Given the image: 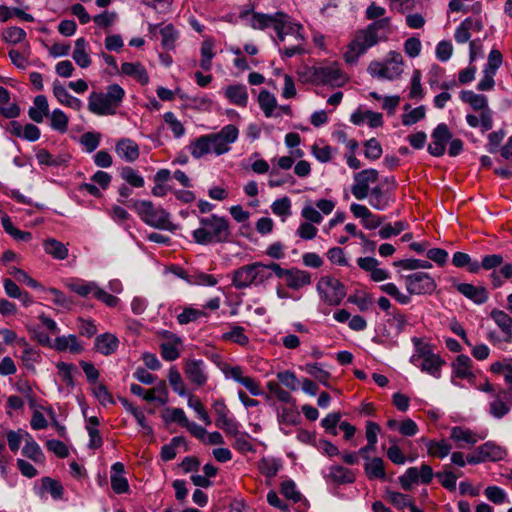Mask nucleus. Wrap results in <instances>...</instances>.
Returning a JSON list of instances; mask_svg holds the SVG:
<instances>
[{
    "instance_id": "obj_1",
    "label": "nucleus",
    "mask_w": 512,
    "mask_h": 512,
    "mask_svg": "<svg viewBox=\"0 0 512 512\" xmlns=\"http://www.w3.org/2000/svg\"><path fill=\"white\" fill-rule=\"evenodd\" d=\"M201 227L193 231V239L197 244L209 245L227 243L231 238L229 221L212 214L199 220Z\"/></svg>"
},
{
    "instance_id": "obj_2",
    "label": "nucleus",
    "mask_w": 512,
    "mask_h": 512,
    "mask_svg": "<svg viewBox=\"0 0 512 512\" xmlns=\"http://www.w3.org/2000/svg\"><path fill=\"white\" fill-rule=\"evenodd\" d=\"M389 26L390 19L381 18L368 25L365 29L358 31L344 55L345 61L347 63L355 62L360 55L367 51L368 48L377 44L379 40L377 31L388 29Z\"/></svg>"
},
{
    "instance_id": "obj_3",
    "label": "nucleus",
    "mask_w": 512,
    "mask_h": 512,
    "mask_svg": "<svg viewBox=\"0 0 512 512\" xmlns=\"http://www.w3.org/2000/svg\"><path fill=\"white\" fill-rule=\"evenodd\" d=\"M125 97L124 89L111 84L105 92H92L88 98V109L96 115H114Z\"/></svg>"
},
{
    "instance_id": "obj_4",
    "label": "nucleus",
    "mask_w": 512,
    "mask_h": 512,
    "mask_svg": "<svg viewBox=\"0 0 512 512\" xmlns=\"http://www.w3.org/2000/svg\"><path fill=\"white\" fill-rule=\"evenodd\" d=\"M272 278L270 263L254 262L243 265L232 272V285L236 289L258 287Z\"/></svg>"
},
{
    "instance_id": "obj_5",
    "label": "nucleus",
    "mask_w": 512,
    "mask_h": 512,
    "mask_svg": "<svg viewBox=\"0 0 512 512\" xmlns=\"http://www.w3.org/2000/svg\"><path fill=\"white\" fill-rule=\"evenodd\" d=\"M297 74L302 83L315 85L341 86L346 81L343 72L332 66H299Z\"/></svg>"
},
{
    "instance_id": "obj_6",
    "label": "nucleus",
    "mask_w": 512,
    "mask_h": 512,
    "mask_svg": "<svg viewBox=\"0 0 512 512\" xmlns=\"http://www.w3.org/2000/svg\"><path fill=\"white\" fill-rule=\"evenodd\" d=\"M127 206L135 210L141 220L151 227L169 231L175 229L169 220L170 214L161 207H155L151 201L131 200Z\"/></svg>"
},
{
    "instance_id": "obj_7",
    "label": "nucleus",
    "mask_w": 512,
    "mask_h": 512,
    "mask_svg": "<svg viewBox=\"0 0 512 512\" xmlns=\"http://www.w3.org/2000/svg\"><path fill=\"white\" fill-rule=\"evenodd\" d=\"M316 288L321 299L331 306L339 305L346 296L344 284L332 276L321 277Z\"/></svg>"
},
{
    "instance_id": "obj_8",
    "label": "nucleus",
    "mask_w": 512,
    "mask_h": 512,
    "mask_svg": "<svg viewBox=\"0 0 512 512\" xmlns=\"http://www.w3.org/2000/svg\"><path fill=\"white\" fill-rule=\"evenodd\" d=\"M270 268L278 278L285 280L286 286L290 289L299 290L312 282L311 274L308 271L295 267L285 269L276 262H270Z\"/></svg>"
},
{
    "instance_id": "obj_9",
    "label": "nucleus",
    "mask_w": 512,
    "mask_h": 512,
    "mask_svg": "<svg viewBox=\"0 0 512 512\" xmlns=\"http://www.w3.org/2000/svg\"><path fill=\"white\" fill-rule=\"evenodd\" d=\"M406 290L410 295H431L437 288L436 281L426 272H415L404 276Z\"/></svg>"
},
{
    "instance_id": "obj_10",
    "label": "nucleus",
    "mask_w": 512,
    "mask_h": 512,
    "mask_svg": "<svg viewBox=\"0 0 512 512\" xmlns=\"http://www.w3.org/2000/svg\"><path fill=\"white\" fill-rule=\"evenodd\" d=\"M239 135V130L235 125L228 124L219 132L208 134L210 138L211 150L216 155H222L230 150V144L234 143Z\"/></svg>"
},
{
    "instance_id": "obj_11",
    "label": "nucleus",
    "mask_w": 512,
    "mask_h": 512,
    "mask_svg": "<svg viewBox=\"0 0 512 512\" xmlns=\"http://www.w3.org/2000/svg\"><path fill=\"white\" fill-rule=\"evenodd\" d=\"M285 18H288V16L282 12H277L274 15L253 13L250 24L254 29L260 30L273 27L279 40L284 41Z\"/></svg>"
},
{
    "instance_id": "obj_12",
    "label": "nucleus",
    "mask_w": 512,
    "mask_h": 512,
    "mask_svg": "<svg viewBox=\"0 0 512 512\" xmlns=\"http://www.w3.org/2000/svg\"><path fill=\"white\" fill-rule=\"evenodd\" d=\"M220 369L226 377H230L234 381L243 385L253 396H259L262 394L260 382L250 376H244L241 366H231L224 363Z\"/></svg>"
},
{
    "instance_id": "obj_13",
    "label": "nucleus",
    "mask_w": 512,
    "mask_h": 512,
    "mask_svg": "<svg viewBox=\"0 0 512 512\" xmlns=\"http://www.w3.org/2000/svg\"><path fill=\"white\" fill-rule=\"evenodd\" d=\"M379 173L376 169H364L354 175V184L351 187L353 196L358 200H363L369 195L370 183L378 180Z\"/></svg>"
},
{
    "instance_id": "obj_14",
    "label": "nucleus",
    "mask_w": 512,
    "mask_h": 512,
    "mask_svg": "<svg viewBox=\"0 0 512 512\" xmlns=\"http://www.w3.org/2000/svg\"><path fill=\"white\" fill-rule=\"evenodd\" d=\"M453 134L445 123L438 124L431 134V143L427 150L434 157H441L446 150V144L452 139Z\"/></svg>"
},
{
    "instance_id": "obj_15",
    "label": "nucleus",
    "mask_w": 512,
    "mask_h": 512,
    "mask_svg": "<svg viewBox=\"0 0 512 512\" xmlns=\"http://www.w3.org/2000/svg\"><path fill=\"white\" fill-rule=\"evenodd\" d=\"M449 281L460 294L475 304L482 305L486 303L489 298V293L483 286H475L470 283H457L456 279L453 277H451Z\"/></svg>"
},
{
    "instance_id": "obj_16",
    "label": "nucleus",
    "mask_w": 512,
    "mask_h": 512,
    "mask_svg": "<svg viewBox=\"0 0 512 512\" xmlns=\"http://www.w3.org/2000/svg\"><path fill=\"white\" fill-rule=\"evenodd\" d=\"M512 406V387L500 389L494 395V400L490 402L489 413L497 419L507 415Z\"/></svg>"
},
{
    "instance_id": "obj_17",
    "label": "nucleus",
    "mask_w": 512,
    "mask_h": 512,
    "mask_svg": "<svg viewBox=\"0 0 512 512\" xmlns=\"http://www.w3.org/2000/svg\"><path fill=\"white\" fill-rule=\"evenodd\" d=\"M184 374L186 378L198 387H202L208 380V375L205 371V363L200 359H188L184 363Z\"/></svg>"
},
{
    "instance_id": "obj_18",
    "label": "nucleus",
    "mask_w": 512,
    "mask_h": 512,
    "mask_svg": "<svg viewBox=\"0 0 512 512\" xmlns=\"http://www.w3.org/2000/svg\"><path fill=\"white\" fill-rule=\"evenodd\" d=\"M453 375L460 379H466L472 385L475 384L476 375L472 371V360L464 354L458 355L452 363Z\"/></svg>"
},
{
    "instance_id": "obj_19",
    "label": "nucleus",
    "mask_w": 512,
    "mask_h": 512,
    "mask_svg": "<svg viewBox=\"0 0 512 512\" xmlns=\"http://www.w3.org/2000/svg\"><path fill=\"white\" fill-rule=\"evenodd\" d=\"M369 204L376 210L383 211L395 201L394 194L383 186H375L369 191Z\"/></svg>"
},
{
    "instance_id": "obj_20",
    "label": "nucleus",
    "mask_w": 512,
    "mask_h": 512,
    "mask_svg": "<svg viewBox=\"0 0 512 512\" xmlns=\"http://www.w3.org/2000/svg\"><path fill=\"white\" fill-rule=\"evenodd\" d=\"M124 465L121 462H116L111 467V488L116 494L128 493L130 490L129 483L124 474Z\"/></svg>"
},
{
    "instance_id": "obj_21",
    "label": "nucleus",
    "mask_w": 512,
    "mask_h": 512,
    "mask_svg": "<svg viewBox=\"0 0 512 512\" xmlns=\"http://www.w3.org/2000/svg\"><path fill=\"white\" fill-rule=\"evenodd\" d=\"M115 151L120 158L127 162L136 161L140 155L138 144L129 138L120 139L116 143Z\"/></svg>"
},
{
    "instance_id": "obj_22",
    "label": "nucleus",
    "mask_w": 512,
    "mask_h": 512,
    "mask_svg": "<svg viewBox=\"0 0 512 512\" xmlns=\"http://www.w3.org/2000/svg\"><path fill=\"white\" fill-rule=\"evenodd\" d=\"M225 98L233 105L246 107L248 104V92L245 85L232 84L224 89Z\"/></svg>"
},
{
    "instance_id": "obj_23",
    "label": "nucleus",
    "mask_w": 512,
    "mask_h": 512,
    "mask_svg": "<svg viewBox=\"0 0 512 512\" xmlns=\"http://www.w3.org/2000/svg\"><path fill=\"white\" fill-rule=\"evenodd\" d=\"M53 94L63 105L77 111L82 108L81 100L72 96L58 80H55L53 83Z\"/></svg>"
},
{
    "instance_id": "obj_24",
    "label": "nucleus",
    "mask_w": 512,
    "mask_h": 512,
    "mask_svg": "<svg viewBox=\"0 0 512 512\" xmlns=\"http://www.w3.org/2000/svg\"><path fill=\"white\" fill-rule=\"evenodd\" d=\"M422 357L421 370L435 378H440L441 367L444 365L445 361L439 355L431 352L423 353Z\"/></svg>"
},
{
    "instance_id": "obj_25",
    "label": "nucleus",
    "mask_w": 512,
    "mask_h": 512,
    "mask_svg": "<svg viewBox=\"0 0 512 512\" xmlns=\"http://www.w3.org/2000/svg\"><path fill=\"white\" fill-rule=\"evenodd\" d=\"M460 99L471 106L474 111H483L491 110L488 106V99L485 95L476 94L471 90H463L459 95Z\"/></svg>"
},
{
    "instance_id": "obj_26",
    "label": "nucleus",
    "mask_w": 512,
    "mask_h": 512,
    "mask_svg": "<svg viewBox=\"0 0 512 512\" xmlns=\"http://www.w3.org/2000/svg\"><path fill=\"white\" fill-rule=\"evenodd\" d=\"M118 346V338L110 333L101 334L95 339V349L105 356L113 354Z\"/></svg>"
},
{
    "instance_id": "obj_27",
    "label": "nucleus",
    "mask_w": 512,
    "mask_h": 512,
    "mask_svg": "<svg viewBox=\"0 0 512 512\" xmlns=\"http://www.w3.org/2000/svg\"><path fill=\"white\" fill-rule=\"evenodd\" d=\"M368 72L378 80L393 81L398 79L403 71L400 66H368Z\"/></svg>"
},
{
    "instance_id": "obj_28",
    "label": "nucleus",
    "mask_w": 512,
    "mask_h": 512,
    "mask_svg": "<svg viewBox=\"0 0 512 512\" xmlns=\"http://www.w3.org/2000/svg\"><path fill=\"white\" fill-rule=\"evenodd\" d=\"M425 441L427 447V453L429 456L434 458L443 459L448 456L452 450V445L449 444L445 439L441 440H426L424 437L421 439Z\"/></svg>"
},
{
    "instance_id": "obj_29",
    "label": "nucleus",
    "mask_w": 512,
    "mask_h": 512,
    "mask_svg": "<svg viewBox=\"0 0 512 512\" xmlns=\"http://www.w3.org/2000/svg\"><path fill=\"white\" fill-rule=\"evenodd\" d=\"M34 106L28 111L29 117L36 123L43 122L44 117L49 115V105L46 96L38 95L34 98Z\"/></svg>"
},
{
    "instance_id": "obj_30",
    "label": "nucleus",
    "mask_w": 512,
    "mask_h": 512,
    "mask_svg": "<svg viewBox=\"0 0 512 512\" xmlns=\"http://www.w3.org/2000/svg\"><path fill=\"white\" fill-rule=\"evenodd\" d=\"M364 471L368 479H386L385 464L382 458L374 457L367 460L364 465Z\"/></svg>"
},
{
    "instance_id": "obj_31",
    "label": "nucleus",
    "mask_w": 512,
    "mask_h": 512,
    "mask_svg": "<svg viewBox=\"0 0 512 512\" xmlns=\"http://www.w3.org/2000/svg\"><path fill=\"white\" fill-rule=\"evenodd\" d=\"M450 439L458 443V448H464V445L461 444L462 442L469 445H474L478 441L475 433H473L470 429L461 426L452 427L450 432Z\"/></svg>"
},
{
    "instance_id": "obj_32",
    "label": "nucleus",
    "mask_w": 512,
    "mask_h": 512,
    "mask_svg": "<svg viewBox=\"0 0 512 512\" xmlns=\"http://www.w3.org/2000/svg\"><path fill=\"white\" fill-rule=\"evenodd\" d=\"M491 318L499 326L502 332L506 335L505 341H512V318L502 310L494 309L491 314Z\"/></svg>"
},
{
    "instance_id": "obj_33",
    "label": "nucleus",
    "mask_w": 512,
    "mask_h": 512,
    "mask_svg": "<svg viewBox=\"0 0 512 512\" xmlns=\"http://www.w3.org/2000/svg\"><path fill=\"white\" fill-rule=\"evenodd\" d=\"M67 288L81 297H87L89 294H95L97 285L94 282H87L82 279H71L66 283Z\"/></svg>"
},
{
    "instance_id": "obj_34",
    "label": "nucleus",
    "mask_w": 512,
    "mask_h": 512,
    "mask_svg": "<svg viewBox=\"0 0 512 512\" xmlns=\"http://www.w3.org/2000/svg\"><path fill=\"white\" fill-rule=\"evenodd\" d=\"M329 477L337 484H348L355 481L354 473L343 466L334 465L329 469Z\"/></svg>"
},
{
    "instance_id": "obj_35",
    "label": "nucleus",
    "mask_w": 512,
    "mask_h": 512,
    "mask_svg": "<svg viewBox=\"0 0 512 512\" xmlns=\"http://www.w3.org/2000/svg\"><path fill=\"white\" fill-rule=\"evenodd\" d=\"M55 348L58 351L69 350L75 354L81 353L83 351V347L78 342V339L75 335L57 337L55 339Z\"/></svg>"
},
{
    "instance_id": "obj_36",
    "label": "nucleus",
    "mask_w": 512,
    "mask_h": 512,
    "mask_svg": "<svg viewBox=\"0 0 512 512\" xmlns=\"http://www.w3.org/2000/svg\"><path fill=\"white\" fill-rule=\"evenodd\" d=\"M1 223L5 232L15 240L28 242L32 239V234L28 231H22L16 228L7 214L1 217Z\"/></svg>"
},
{
    "instance_id": "obj_37",
    "label": "nucleus",
    "mask_w": 512,
    "mask_h": 512,
    "mask_svg": "<svg viewBox=\"0 0 512 512\" xmlns=\"http://www.w3.org/2000/svg\"><path fill=\"white\" fill-rule=\"evenodd\" d=\"M49 493L53 499L59 500L63 497L64 488L59 481L54 480L50 477H43L41 479L40 495Z\"/></svg>"
},
{
    "instance_id": "obj_38",
    "label": "nucleus",
    "mask_w": 512,
    "mask_h": 512,
    "mask_svg": "<svg viewBox=\"0 0 512 512\" xmlns=\"http://www.w3.org/2000/svg\"><path fill=\"white\" fill-rule=\"evenodd\" d=\"M479 453L483 456V460L485 461H498L501 460L504 456V450L496 445L495 443L488 441L480 446Z\"/></svg>"
},
{
    "instance_id": "obj_39",
    "label": "nucleus",
    "mask_w": 512,
    "mask_h": 512,
    "mask_svg": "<svg viewBox=\"0 0 512 512\" xmlns=\"http://www.w3.org/2000/svg\"><path fill=\"white\" fill-rule=\"evenodd\" d=\"M43 246L45 252L55 259L64 260L68 256V249L66 246L56 239L46 240Z\"/></svg>"
},
{
    "instance_id": "obj_40",
    "label": "nucleus",
    "mask_w": 512,
    "mask_h": 512,
    "mask_svg": "<svg viewBox=\"0 0 512 512\" xmlns=\"http://www.w3.org/2000/svg\"><path fill=\"white\" fill-rule=\"evenodd\" d=\"M189 148L191 155L196 159H199L204 155L210 153L212 150L209 136L203 135L198 137L195 141H193L190 144Z\"/></svg>"
},
{
    "instance_id": "obj_41",
    "label": "nucleus",
    "mask_w": 512,
    "mask_h": 512,
    "mask_svg": "<svg viewBox=\"0 0 512 512\" xmlns=\"http://www.w3.org/2000/svg\"><path fill=\"white\" fill-rule=\"evenodd\" d=\"M222 339L243 347L249 343V337L245 334V328L239 325H233L230 331L223 333Z\"/></svg>"
},
{
    "instance_id": "obj_42",
    "label": "nucleus",
    "mask_w": 512,
    "mask_h": 512,
    "mask_svg": "<svg viewBox=\"0 0 512 512\" xmlns=\"http://www.w3.org/2000/svg\"><path fill=\"white\" fill-rule=\"evenodd\" d=\"M302 369L306 373L311 375L313 378H315L317 381H319L321 384H323L327 388H330L329 379L331 377V374L328 371L324 370L320 364L307 363Z\"/></svg>"
},
{
    "instance_id": "obj_43",
    "label": "nucleus",
    "mask_w": 512,
    "mask_h": 512,
    "mask_svg": "<svg viewBox=\"0 0 512 512\" xmlns=\"http://www.w3.org/2000/svg\"><path fill=\"white\" fill-rule=\"evenodd\" d=\"M69 118L60 109H55L50 115V127L60 133H66L68 131Z\"/></svg>"
},
{
    "instance_id": "obj_44",
    "label": "nucleus",
    "mask_w": 512,
    "mask_h": 512,
    "mask_svg": "<svg viewBox=\"0 0 512 512\" xmlns=\"http://www.w3.org/2000/svg\"><path fill=\"white\" fill-rule=\"evenodd\" d=\"M258 103L266 117H271L277 102L273 94L267 90H262L258 95Z\"/></svg>"
},
{
    "instance_id": "obj_45",
    "label": "nucleus",
    "mask_w": 512,
    "mask_h": 512,
    "mask_svg": "<svg viewBox=\"0 0 512 512\" xmlns=\"http://www.w3.org/2000/svg\"><path fill=\"white\" fill-rule=\"evenodd\" d=\"M207 316L208 314L204 310L186 307L180 314H178L177 321L181 325H186Z\"/></svg>"
},
{
    "instance_id": "obj_46",
    "label": "nucleus",
    "mask_w": 512,
    "mask_h": 512,
    "mask_svg": "<svg viewBox=\"0 0 512 512\" xmlns=\"http://www.w3.org/2000/svg\"><path fill=\"white\" fill-rule=\"evenodd\" d=\"M182 343H161L159 345L160 354L162 358L166 361H175L180 357V348L182 347Z\"/></svg>"
},
{
    "instance_id": "obj_47",
    "label": "nucleus",
    "mask_w": 512,
    "mask_h": 512,
    "mask_svg": "<svg viewBox=\"0 0 512 512\" xmlns=\"http://www.w3.org/2000/svg\"><path fill=\"white\" fill-rule=\"evenodd\" d=\"M168 381L173 391L176 392L178 395L185 396L187 394L181 374L175 367H171L169 369Z\"/></svg>"
},
{
    "instance_id": "obj_48",
    "label": "nucleus",
    "mask_w": 512,
    "mask_h": 512,
    "mask_svg": "<svg viewBox=\"0 0 512 512\" xmlns=\"http://www.w3.org/2000/svg\"><path fill=\"white\" fill-rule=\"evenodd\" d=\"M188 283L191 285L216 286L218 280L212 274H207L201 271H194L191 273V277L188 279Z\"/></svg>"
},
{
    "instance_id": "obj_49",
    "label": "nucleus",
    "mask_w": 512,
    "mask_h": 512,
    "mask_svg": "<svg viewBox=\"0 0 512 512\" xmlns=\"http://www.w3.org/2000/svg\"><path fill=\"white\" fill-rule=\"evenodd\" d=\"M444 468H445L444 471L437 472L435 474V476L438 478L439 482L445 489L453 492L456 490V481H457L458 476L455 473H453L451 470H448L447 465H445Z\"/></svg>"
},
{
    "instance_id": "obj_50",
    "label": "nucleus",
    "mask_w": 512,
    "mask_h": 512,
    "mask_svg": "<svg viewBox=\"0 0 512 512\" xmlns=\"http://www.w3.org/2000/svg\"><path fill=\"white\" fill-rule=\"evenodd\" d=\"M498 67L499 66H486V68L483 71V78L477 85L478 90L489 91L493 89L495 85L494 76L496 74V70Z\"/></svg>"
},
{
    "instance_id": "obj_51",
    "label": "nucleus",
    "mask_w": 512,
    "mask_h": 512,
    "mask_svg": "<svg viewBox=\"0 0 512 512\" xmlns=\"http://www.w3.org/2000/svg\"><path fill=\"white\" fill-rule=\"evenodd\" d=\"M419 481V470L417 467H410L399 477V483L405 491H410L415 483Z\"/></svg>"
},
{
    "instance_id": "obj_52",
    "label": "nucleus",
    "mask_w": 512,
    "mask_h": 512,
    "mask_svg": "<svg viewBox=\"0 0 512 512\" xmlns=\"http://www.w3.org/2000/svg\"><path fill=\"white\" fill-rule=\"evenodd\" d=\"M120 175L132 187L141 188L144 186V178L132 167H124Z\"/></svg>"
},
{
    "instance_id": "obj_53",
    "label": "nucleus",
    "mask_w": 512,
    "mask_h": 512,
    "mask_svg": "<svg viewBox=\"0 0 512 512\" xmlns=\"http://www.w3.org/2000/svg\"><path fill=\"white\" fill-rule=\"evenodd\" d=\"M407 227H408V224L404 221H397L394 223V225L389 223V224H386L385 226H383L379 230L378 235L380 236L381 239H388L391 236L399 235Z\"/></svg>"
},
{
    "instance_id": "obj_54",
    "label": "nucleus",
    "mask_w": 512,
    "mask_h": 512,
    "mask_svg": "<svg viewBox=\"0 0 512 512\" xmlns=\"http://www.w3.org/2000/svg\"><path fill=\"white\" fill-rule=\"evenodd\" d=\"M58 374L62 381L70 387H74L73 372L76 370V366L72 363L59 362L57 363Z\"/></svg>"
},
{
    "instance_id": "obj_55",
    "label": "nucleus",
    "mask_w": 512,
    "mask_h": 512,
    "mask_svg": "<svg viewBox=\"0 0 512 512\" xmlns=\"http://www.w3.org/2000/svg\"><path fill=\"white\" fill-rule=\"evenodd\" d=\"M395 266L401 267L404 270H416V269H430L432 264L428 260L420 259H402L394 262Z\"/></svg>"
},
{
    "instance_id": "obj_56",
    "label": "nucleus",
    "mask_w": 512,
    "mask_h": 512,
    "mask_svg": "<svg viewBox=\"0 0 512 512\" xmlns=\"http://www.w3.org/2000/svg\"><path fill=\"white\" fill-rule=\"evenodd\" d=\"M160 36L162 46L165 49L170 50L174 47V43L178 37V33L173 27V25L170 24L160 29Z\"/></svg>"
},
{
    "instance_id": "obj_57",
    "label": "nucleus",
    "mask_w": 512,
    "mask_h": 512,
    "mask_svg": "<svg viewBox=\"0 0 512 512\" xmlns=\"http://www.w3.org/2000/svg\"><path fill=\"white\" fill-rule=\"evenodd\" d=\"M279 423L296 425L300 421V414L293 408L282 407L278 410Z\"/></svg>"
},
{
    "instance_id": "obj_58",
    "label": "nucleus",
    "mask_w": 512,
    "mask_h": 512,
    "mask_svg": "<svg viewBox=\"0 0 512 512\" xmlns=\"http://www.w3.org/2000/svg\"><path fill=\"white\" fill-rule=\"evenodd\" d=\"M250 436L246 432H240L234 437L233 448L240 453L254 452V447L250 442Z\"/></svg>"
},
{
    "instance_id": "obj_59",
    "label": "nucleus",
    "mask_w": 512,
    "mask_h": 512,
    "mask_svg": "<svg viewBox=\"0 0 512 512\" xmlns=\"http://www.w3.org/2000/svg\"><path fill=\"white\" fill-rule=\"evenodd\" d=\"M23 365L28 370H35L34 364L40 361V354L32 347L25 344V348L21 355Z\"/></svg>"
},
{
    "instance_id": "obj_60",
    "label": "nucleus",
    "mask_w": 512,
    "mask_h": 512,
    "mask_svg": "<svg viewBox=\"0 0 512 512\" xmlns=\"http://www.w3.org/2000/svg\"><path fill=\"white\" fill-rule=\"evenodd\" d=\"M365 157L370 160H377L381 157L383 150L380 142L376 138H371L364 142Z\"/></svg>"
},
{
    "instance_id": "obj_61",
    "label": "nucleus",
    "mask_w": 512,
    "mask_h": 512,
    "mask_svg": "<svg viewBox=\"0 0 512 512\" xmlns=\"http://www.w3.org/2000/svg\"><path fill=\"white\" fill-rule=\"evenodd\" d=\"M271 209L275 215L286 218L291 215V201L286 196L277 199L272 203Z\"/></svg>"
},
{
    "instance_id": "obj_62",
    "label": "nucleus",
    "mask_w": 512,
    "mask_h": 512,
    "mask_svg": "<svg viewBox=\"0 0 512 512\" xmlns=\"http://www.w3.org/2000/svg\"><path fill=\"white\" fill-rule=\"evenodd\" d=\"M72 57L77 64H88L90 62V58L86 53V41L84 38L76 40Z\"/></svg>"
},
{
    "instance_id": "obj_63",
    "label": "nucleus",
    "mask_w": 512,
    "mask_h": 512,
    "mask_svg": "<svg viewBox=\"0 0 512 512\" xmlns=\"http://www.w3.org/2000/svg\"><path fill=\"white\" fill-rule=\"evenodd\" d=\"M426 110L423 105L412 109L410 112L402 115V124L404 126H411L420 120L424 119Z\"/></svg>"
},
{
    "instance_id": "obj_64",
    "label": "nucleus",
    "mask_w": 512,
    "mask_h": 512,
    "mask_svg": "<svg viewBox=\"0 0 512 512\" xmlns=\"http://www.w3.org/2000/svg\"><path fill=\"white\" fill-rule=\"evenodd\" d=\"M280 492L285 498L292 500L294 503L301 500V494L296 490V485L292 480L283 481L280 486Z\"/></svg>"
}]
</instances>
